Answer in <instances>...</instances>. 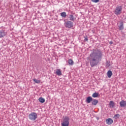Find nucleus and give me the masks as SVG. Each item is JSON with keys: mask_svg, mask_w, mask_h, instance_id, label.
<instances>
[{"mask_svg": "<svg viewBox=\"0 0 126 126\" xmlns=\"http://www.w3.org/2000/svg\"><path fill=\"white\" fill-rule=\"evenodd\" d=\"M103 58V53L102 51L99 49H93V51L91 53L90 57L87 58V60H89L90 65L92 67H94L96 65H98L100 62L102 61Z\"/></svg>", "mask_w": 126, "mask_h": 126, "instance_id": "1", "label": "nucleus"}, {"mask_svg": "<svg viewBox=\"0 0 126 126\" xmlns=\"http://www.w3.org/2000/svg\"><path fill=\"white\" fill-rule=\"evenodd\" d=\"M38 118V115L37 113L35 112H32L29 115V119L31 121H36Z\"/></svg>", "mask_w": 126, "mask_h": 126, "instance_id": "2", "label": "nucleus"}, {"mask_svg": "<svg viewBox=\"0 0 126 126\" xmlns=\"http://www.w3.org/2000/svg\"><path fill=\"white\" fill-rule=\"evenodd\" d=\"M62 126H69V117L65 116L63 119V122L62 123Z\"/></svg>", "mask_w": 126, "mask_h": 126, "instance_id": "3", "label": "nucleus"}, {"mask_svg": "<svg viewBox=\"0 0 126 126\" xmlns=\"http://www.w3.org/2000/svg\"><path fill=\"white\" fill-rule=\"evenodd\" d=\"M122 10H123V7L122 6H117L114 11L116 15H119L122 13Z\"/></svg>", "mask_w": 126, "mask_h": 126, "instance_id": "4", "label": "nucleus"}, {"mask_svg": "<svg viewBox=\"0 0 126 126\" xmlns=\"http://www.w3.org/2000/svg\"><path fill=\"white\" fill-rule=\"evenodd\" d=\"M64 25L66 28H72L73 23L70 21H67L64 23Z\"/></svg>", "mask_w": 126, "mask_h": 126, "instance_id": "5", "label": "nucleus"}, {"mask_svg": "<svg viewBox=\"0 0 126 126\" xmlns=\"http://www.w3.org/2000/svg\"><path fill=\"white\" fill-rule=\"evenodd\" d=\"M120 106L121 108H126V101L122 100L120 102Z\"/></svg>", "mask_w": 126, "mask_h": 126, "instance_id": "6", "label": "nucleus"}, {"mask_svg": "<svg viewBox=\"0 0 126 126\" xmlns=\"http://www.w3.org/2000/svg\"><path fill=\"white\" fill-rule=\"evenodd\" d=\"M6 35V32L3 30H0V38H3Z\"/></svg>", "mask_w": 126, "mask_h": 126, "instance_id": "7", "label": "nucleus"}, {"mask_svg": "<svg viewBox=\"0 0 126 126\" xmlns=\"http://www.w3.org/2000/svg\"><path fill=\"white\" fill-rule=\"evenodd\" d=\"M93 100V98L91 96H88L87 97L86 99V102L87 103V104H90L91 102H92V100Z\"/></svg>", "mask_w": 126, "mask_h": 126, "instance_id": "8", "label": "nucleus"}, {"mask_svg": "<svg viewBox=\"0 0 126 126\" xmlns=\"http://www.w3.org/2000/svg\"><path fill=\"white\" fill-rule=\"evenodd\" d=\"M113 123V121L111 118H108L106 120V123L107 125H112Z\"/></svg>", "mask_w": 126, "mask_h": 126, "instance_id": "9", "label": "nucleus"}, {"mask_svg": "<svg viewBox=\"0 0 126 126\" xmlns=\"http://www.w3.org/2000/svg\"><path fill=\"white\" fill-rule=\"evenodd\" d=\"M56 74H57V75H58L59 76H61V75H62L63 74L62 73V70H61V69H57L56 70Z\"/></svg>", "mask_w": 126, "mask_h": 126, "instance_id": "10", "label": "nucleus"}, {"mask_svg": "<svg viewBox=\"0 0 126 126\" xmlns=\"http://www.w3.org/2000/svg\"><path fill=\"white\" fill-rule=\"evenodd\" d=\"M98 100L96 99H93V100L92 101V105H94V106H96L98 104Z\"/></svg>", "mask_w": 126, "mask_h": 126, "instance_id": "11", "label": "nucleus"}, {"mask_svg": "<svg viewBox=\"0 0 126 126\" xmlns=\"http://www.w3.org/2000/svg\"><path fill=\"white\" fill-rule=\"evenodd\" d=\"M112 75H113V72H112V71L108 70L107 72V76L108 78H111Z\"/></svg>", "mask_w": 126, "mask_h": 126, "instance_id": "12", "label": "nucleus"}, {"mask_svg": "<svg viewBox=\"0 0 126 126\" xmlns=\"http://www.w3.org/2000/svg\"><path fill=\"white\" fill-rule=\"evenodd\" d=\"M118 27L119 30H124V23L121 22L120 23V26H119Z\"/></svg>", "mask_w": 126, "mask_h": 126, "instance_id": "13", "label": "nucleus"}, {"mask_svg": "<svg viewBox=\"0 0 126 126\" xmlns=\"http://www.w3.org/2000/svg\"><path fill=\"white\" fill-rule=\"evenodd\" d=\"M92 97L93 98H97V97H99V93H94L92 94Z\"/></svg>", "mask_w": 126, "mask_h": 126, "instance_id": "14", "label": "nucleus"}, {"mask_svg": "<svg viewBox=\"0 0 126 126\" xmlns=\"http://www.w3.org/2000/svg\"><path fill=\"white\" fill-rule=\"evenodd\" d=\"M69 18L71 21H74V20L75 18H74V17L73 16V15H69Z\"/></svg>", "mask_w": 126, "mask_h": 126, "instance_id": "15", "label": "nucleus"}, {"mask_svg": "<svg viewBox=\"0 0 126 126\" xmlns=\"http://www.w3.org/2000/svg\"><path fill=\"white\" fill-rule=\"evenodd\" d=\"M110 107H112V108H114L115 107V102L113 101H110L109 103Z\"/></svg>", "mask_w": 126, "mask_h": 126, "instance_id": "16", "label": "nucleus"}, {"mask_svg": "<svg viewBox=\"0 0 126 126\" xmlns=\"http://www.w3.org/2000/svg\"><path fill=\"white\" fill-rule=\"evenodd\" d=\"M38 101L40 102V103H44L45 100V98H43V97H40L38 99Z\"/></svg>", "mask_w": 126, "mask_h": 126, "instance_id": "17", "label": "nucleus"}, {"mask_svg": "<svg viewBox=\"0 0 126 126\" xmlns=\"http://www.w3.org/2000/svg\"><path fill=\"white\" fill-rule=\"evenodd\" d=\"M61 15L62 17L65 18V17H66V13H65V12H62Z\"/></svg>", "mask_w": 126, "mask_h": 126, "instance_id": "18", "label": "nucleus"}, {"mask_svg": "<svg viewBox=\"0 0 126 126\" xmlns=\"http://www.w3.org/2000/svg\"><path fill=\"white\" fill-rule=\"evenodd\" d=\"M68 63H69V64H70V65H73V61H72V60L71 59H69L68 61Z\"/></svg>", "mask_w": 126, "mask_h": 126, "instance_id": "19", "label": "nucleus"}, {"mask_svg": "<svg viewBox=\"0 0 126 126\" xmlns=\"http://www.w3.org/2000/svg\"><path fill=\"white\" fill-rule=\"evenodd\" d=\"M105 64H106V67H109V66H111V63H110V62L107 61L106 62V63H105Z\"/></svg>", "mask_w": 126, "mask_h": 126, "instance_id": "20", "label": "nucleus"}, {"mask_svg": "<svg viewBox=\"0 0 126 126\" xmlns=\"http://www.w3.org/2000/svg\"><path fill=\"white\" fill-rule=\"evenodd\" d=\"M120 118V114H117L114 116V118L115 119V120H118Z\"/></svg>", "mask_w": 126, "mask_h": 126, "instance_id": "21", "label": "nucleus"}, {"mask_svg": "<svg viewBox=\"0 0 126 126\" xmlns=\"http://www.w3.org/2000/svg\"><path fill=\"white\" fill-rule=\"evenodd\" d=\"M33 81L35 82V83H40L41 82V81L37 80L36 79H33Z\"/></svg>", "mask_w": 126, "mask_h": 126, "instance_id": "22", "label": "nucleus"}, {"mask_svg": "<svg viewBox=\"0 0 126 126\" xmlns=\"http://www.w3.org/2000/svg\"><path fill=\"white\" fill-rule=\"evenodd\" d=\"M92 2H94L95 3H97V2H99L100 1V0H91Z\"/></svg>", "mask_w": 126, "mask_h": 126, "instance_id": "23", "label": "nucleus"}, {"mask_svg": "<svg viewBox=\"0 0 126 126\" xmlns=\"http://www.w3.org/2000/svg\"><path fill=\"white\" fill-rule=\"evenodd\" d=\"M84 41H88V37H87V36H85Z\"/></svg>", "mask_w": 126, "mask_h": 126, "instance_id": "24", "label": "nucleus"}, {"mask_svg": "<svg viewBox=\"0 0 126 126\" xmlns=\"http://www.w3.org/2000/svg\"><path fill=\"white\" fill-rule=\"evenodd\" d=\"M109 43H110V44H111V45H112V44H113V42L112 41H110Z\"/></svg>", "mask_w": 126, "mask_h": 126, "instance_id": "25", "label": "nucleus"}]
</instances>
